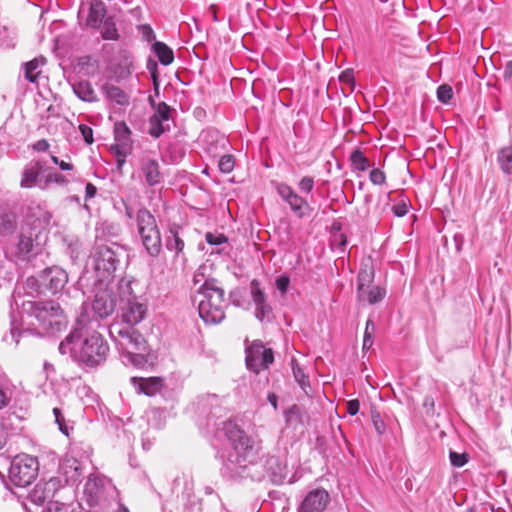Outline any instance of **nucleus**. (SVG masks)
<instances>
[{
  "mask_svg": "<svg viewBox=\"0 0 512 512\" xmlns=\"http://www.w3.org/2000/svg\"><path fill=\"white\" fill-rule=\"evenodd\" d=\"M152 51L164 66L170 65L174 61L173 50L164 42L155 41L152 44Z\"/></svg>",
  "mask_w": 512,
  "mask_h": 512,
  "instance_id": "473e14b6",
  "label": "nucleus"
},
{
  "mask_svg": "<svg viewBox=\"0 0 512 512\" xmlns=\"http://www.w3.org/2000/svg\"><path fill=\"white\" fill-rule=\"evenodd\" d=\"M50 183H55L59 186H66L68 185L69 180L64 175L58 172H51L45 177L43 185H39V187L41 189H45Z\"/></svg>",
  "mask_w": 512,
  "mask_h": 512,
  "instance_id": "37998d69",
  "label": "nucleus"
},
{
  "mask_svg": "<svg viewBox=\"0 0 512 512\" xmlns=\"http://www.w3.org/2000/svg\"><path fill=\"white\" fill-rule=\"evenodd\" d=\"M53 414L55 417V423L58 425L59 430L67 437H69L70 432L73 430V427L70 426L64 418V415L60 408L55 407L53 409Z\"/></svg>",
  "mask_w": 512,
  "mask_h": 512,
  "instance_id": "79ce46f5",
  "label": "nucleus"
},
{
  "mask_svg": "<svg viewBox=\"0 0 512 512\" xmlns=\"http://www.w3.org/2000/svg\"><path fill=\"white\" fill-rule=\"evenodd\" d=\"M96 290L91 302V310L95 321L111 316L119 303V293L112 283H95Z\"/></svg>",
  "mask_w": 512,
  "mask_h": 512,
  "instance_id": "9d476101",
  "label": "nucleus"
},
{
  "mask_svg": "<svg viewBox=\"0 0 512 512\" xmlns=\"http://www.w3.org/2000/svg\"><path fill=\"white\" fill-rule=\"evenodd\" d=\"M224 290L217 285L215 279H207L199 289L198 312L201 319L207 324H219L225 318Z\"/></svg>",
  "mask_w": 512,
  "mask_h": 512,
  "instance_id": "39448f33",
  "label": "nucleus"
},
{
  "mask_svg": "<svg viewBox=\"0 0 512 512\" xmlns=\"http://www.w3.org/2000/svg\"><path fill=\"white\" fill-rule=\"evenodd\" d=\"M106 12V7L101 0L91 2L86 25L94 29L100 28Z\"/></svg>",
  "mask_w": 512,
  "mask_h": 512,
  "instance_id": "bb28decb",
  "label": "nucleus"
},
{
  "mask_svg": "<svg viewBox=\"0 0 512 512\" xmlns=\"http://www.w3.org/2000/svg\"><path fill=\"white\" fill-rule=\"evenodd\" d=\"M497 162L501 171L512 181V146L502 147L498 150Z\"/></svg>",
  "mask_w": 512,
  "mask_h": 512,
  "instance_id": "2f4dec72",
  "label": "nucleus"
},
{
  "mask_svg": "<svg viewBox=\"0 0 512 512\" xmlns=\"http://www.w3.org/2000/svg\"><path fill=\"white\" fill-rule=\"evenodd\" d=\"M43 168L44 163L42 161H32L25 165L21 174L20 187L29 189L43 185V182L39 180Z\"/></svg>",
  "mask_w": 512,
  "mask_h": 512,
  "instance_id": "b1692460",
  "label": "nucleus"
},
{
  "mask_svg": "<svg viewBox=\"0 0 512 512\" xmlns=\"http://www.w3.org/2000/svg\"><path fill=\"white\" fill-rule=\"evenodd\" d=\"M235 166V158L230 154L222 155L218 161L219 170L222 173H230L233 171Z\"/></svg>",
  "mask_w": 512,
  "mask_h": 512,
  "instance_id": "a18cd8bd",
  "label": "nucleus"
},
{
  "mask_svg": "<svg viewBox=\"0 0 512 512\" xmlns=\"http://www.w3.org/2000/svg\"><path fill=\"white\" fill-rule=\"evenodd\" d=\"M453 97V89L448 84H442L437 88V99L443 104H447Z\"/></svg>",
  "mask_w": 512,
  "mask_h": 512,
  "instance_id": "de8ad7c7",
  "label": "nucleus"
},
{
  "mask_svg": "<svg viewBox=\"0 0 512 512\" xmlns=\"http://www.w3.org/2000/svg\"><path fill=\"white\" fill-rule=\"evenodd\" d=\"M32 147L37 152H45L49 149L50 145L46 139H40L36 141Z\"/></svg>",
  "mask_w": 512,
  "mask_h": 512,
  "instance_id": "e2e57ef3",
  "label": "nucleus"
},
{
  "mask_svg": "<svg viewBox=\"0 0 512 512\" xmlns=\"http://www.w3.org/2000/svg\"><path fill=\"white\" fill-rule=\"evenodd\" d=\"M375 323L372 319L368 318L366 321L365 331L363 335L362 350L368 351L372 348L374 342Z\"/></svg>",
  "mask_w": 512,
  "mask_h": 512,
  "instance_id": "a19ab883",
  "label": "nucleus"
},
{
  "mask_svg": "<svg viewBox=\"0 0 512 512\" xmlns=\"http://www.w3.org/2000/svg\"><path fill=\"white\" fill-rule=\"evenodd\" d=\"M250 289L251 297L255 304V317L261 322L265 319H269L272 314V307L267 303L266 295L260 288V283L256 279L251 281Z\"/></svg>",
  "mask_w": 512,
  "mask_h": 512,
  "instance_id": "412c9836",
  "label": "nucleus"
},
{
  "mask_svg": "<svg viewBox=\"0 0 512 512\" xmlns=\"http://www.w3.org/2000/svg\"><path fill=\"white\" fill-rule=\"evenodd\" d=\"M386 290L380 286H369L362 291L357 292V297L360 302H367L370 305L379 303L385 298Z\"/></svg>",
  "mask_w": 512,
  "mask_h": 512,
  "instance_id": "c756f323",
  "label": "nucleus"
},
{
  "mask_svg": "<svg viewBox=\"0 0 512 512\" xmlns=\"http://www.w3.org/2000/svg\"><path fill=\"white\" fill-rule=\"evenodd\" d=\"M58 485L56 479H50L47 482H39L23 498L21 504L27 512H47V501L51 500Z\"/></svg>",
  "mask_w": 512,
  "mask_h": 512,
  "instance_id": "f8f14e48",
  "label": "nucleus"
},
{
  "mask_svg": "<svg viewBox=\"0 0 512 512\" xmlns=\"http://www.w3.org/2000/svg\"><path fill=\"white\" fill-rule=\"evenodd\" d=\"M284 419L288 426L296 427L301 424V409L298 405H292L284 412Z\"/></svg>",
  "mask_w": 512,
  "mask_h": 512,
  "instance_id": "ea45409f",
  "label": "nucleus"
},
{
  "mask_svg": "<svg viewBox=\"0 0 512 512\" xmlns=\"http://www.w3.org/2000/svg\"><path fill=\"white\" fill-rule=\"evenodd\" d=\"M200 139L207 153L214 157L226 150L228 145V139L214 128L203 130Z\"/></svg>",
  "mask_w": 512,
  "mask_h": 512,
  "instance_id": "aec40b11",
  "label": "nucleus"
},
{
  "mask_svg": "<svg viewBox=\"0 0 512 512\" xmlns=\"http://www.w3.org/2000/svg\"><path fill=\"white\" fill-rule=\"evenodd\" d=\"M450 463L453 467L460 468L466 465L469 461V455L467 453H458L450 450L449 452Z\"/></svg>",
  "mask_w": 512,
  "mask_h": 512,
  "instance_id": "49530a36",
  "label": "nucleus"
},
{
  "mask_svg": "<svg viewBox=\"0 0 512 512\" xmlns=\"http://www.w3.org/2000/svg\"><path fill=\"white\" fill-rule=\"evenodd\" d=\"M51 160L55 165H58L59 168L63 171H71L74 167L73 164L60 160L57 156L54 155H51Z\"/></svg>",
  "mask_w": 512,
  "mask_h": 512,
  "instance_id": "680f3d73",
  "label": "nucleus"
},
{
  "mask_svg": "<svg viewBox=\"0 0 512 512\" xmlns=\"http://www.w3.org/2000/svg\"><path fill=\"white\" fill-rule=\"evenodd\" d=\"M205 240L209 245L219 246L228 242V238L223 233L207 232Z\"/></svg>",
  "mask_w": 512,
  "mask_h": 512,
  "instance_id": "09e8293b",
  "label": "nucleus"
},
{
  "mask_svg": "<svg viewBox=\"0 0 512 512\" xmlns=\"http://www.w3.org/2000/svg\"><path fill=\"white\" fill-rule=\"evenodd\" d=\"M0 466L7 467L8 480L17 487L30 485L36 479L39 472L37 458L26 453L18 454L13 458L0 454ZM0 476L4 477L1 470Z\"/></svg>",
  "mask_w": 512,
  "mask_h": 512,
  "instance_id": "423d86ee",
  "label": "nucleus"
},
{
  "mask_svg": "<svg viewBox=\"0 0 512 512\" xmlns=\"http://www.w3.org/2000/svg\"><path fill=\"white\" fill-rule=\"evenodd\" d=\"M103 494L104 480L97 475L91 474L84 485V495L89 506L98 505Z\"/></svg>",
  "mask_w": 512,
  "mask_h": 512,
  "instance_id": "393cba45",
  "label": "nucleus"
},
{
  "mask_svg": "<svg viewBox=\"0 0 512 512\" xmlns=\"http://www.w3.org/2000/svg\"><path fill=\"white\" fill-rule=\"evenodd\" d=\"M140 283L131 277H123L117 284L119 293V317L123 325L136 326L140 324L148 314L147 300L139 295Z\"/></svg>",
  "mask_w": 512,
  "mask_h": 512,
  "instance_id": "20e7f679",
  "label": "nucleus"
},
{
  "mask_svg": "<svg viewBox=\"0 0 512 512\" xmlns=\"http://www.w3.org/2000/svg\"><path fill=\"white\" fill-rule=\"evenodd\" d=\"M121 203L123 204L125 209V216L130 220L134 218L136 219V214H134L133 208L124 199H121Z\"/></svg>",
  "mask_w": 512,
  "mask_h": 512,
  "instance_id": "338daca9",
  "label": "nucleus"
},
{
  "mask_svg": "<svg viewBox=\"0 0 512 512\" xmlns=\"http://www.w3.org/2000/svg\"><path fill=\"white\" fill-rule=\"evenodd\" d=\"M289 285L290 277L287 274H282L275 280V286L282 296L287 294Z\"/></svg>",
  "mask_w": 512,
  "mask_h": 512,
  "instance_id": "8fccbe9b",
  "label": "nucleus"
},
{
  "mask_svg": "<svg viewBox=\"0 0 512 512\" xmlns=\"http://www.w3.org/2000/svg\"><path fill=\"white\" fill-rule=\"evenodd\" d=\"M120 226L119 224L104 220L99 223H97L95 228L96 233V239L97 240H112L113 238H116L120 234Z\"/></svg>",
  "mask_w": 512,
  "mask_h": 512,
  "instance_id": "cd10ccee",
  "label": "nucleus"
},
{
  "mask_svg": "<svg viewBox=\"0 0 512 512\" xmlns=\"http://www.w3.org/2000/svg\"><path fill=\"white\" fill-rule=\"evenodd\" d=\"M246 366L258 374L261 370L268 369L274 361V352L272 348H267L260 341H254L246 348Z\"/></svg>",
  "mask_w": 512,
  "mask_h": 512,
  "instance_id": "4468645a",
  "label": "nucleus"
},
{
  "mask_svg": "<svg viewBox=\"0 0 512 512\" xmlns=\"http://www.w3.org/2000/svg\"><path fill=\"white\" fill-rule=\"evenodd\" d=\"M114 143L111 145V151H122L132 153L134 148V140L132 139V131L125 121H117L113 128Z\"/></svg>",
  "mask_w": 512,
  "mask_h": 512,
  "instance_id": "6ab92c4d",
  "label": "nucleus"
},
{
  "mask_svg": "<svg viewBox=\"0 0 512 512\" xmlns=\"http://www.w3.org/2000/svg\"><path fill=\"white\" fill-rule=\"evenodd\" d=\"M60 471L68 484L74 485L83 477V466L75 458H67L60 466Z\"/></svg>",
  "mask_w": 512,
  "mask_h": 512,
  "instance_id": "a878e982",
  "label": "nucleus"
},
{
  "mask_svg": "<svg viewBox=\"0 0 512 512\" xmlns=\"http://www.w3.org/2000/svg\"><path fill=\"white\" fill-rule=\"evenodd\" d=\"M339 80L342 83L354 85V73H353V70L346 69L345 71H343L340 74V76H339Z\"/></svg>",
  "mask_w": 512,
  "mask_h": 512,
  "instance_id": "052dcab7",
  "label": "nucleus"
},
{
  "mask_svg": "<svg viewBox=\"0 0 512 512\" xmlns=\"http://www.w3.org/2000/svg\"><path fill=\"white\" fill-rule=\"evenodd\" d=\"M149 101L155 111L149 118L148 133L151 137L157 139L171 129L172 108L165 102L156 104L151 97Z\"/></svg>",
  "mask_w": 512,
  "mask_h": 512,
  "instance_id": "2eb2a0df",
  "label": "nucleus"
},
{
  "mask_svg": "<svg viewBox=\"0 0 512 512\" xmlns=\"http://www.w3.org/2000/svg\"><path fill=\"white\" fill-rule=\"evenodd\" d=\"M72 89L75 95L84 102L93 103L98 101L95 90L87 80H81L73 83Z\"/></svg>",
  "mask_w": 512,
  "mask_h": 512,
  "instance_id": "c85d7f7f",
  "label": "nucleus"
},
{
  "mask_svg": "<svg viewBox=\"0 0 512 512\" xmlns=\"http://www.w3.org/2000/svg\"><path fill=\"white\" fill-rule=\"evenodd\" d=\"M245 295V291L243 289H235L230 292L229 297L233 305L235 306H241V298H243Z\"/></svg>",
  "mask_w": 512,
  "mask_h": 512,
  "instance_id": "4d7b16f0",
  "label": "nucleus"
},
{
  "mask_svg": "<svg viewBox=\"0 0 512 512\" xmlns=\"http://www.w3.org/2000/svg\"><path fill=\"white\" fill-rule=\"evenodd\" d=\"M146 68L149 71V73L151 75V79H152L153 84L155 86V89L157 90L158 78H159L157 62L154 59L149 58L147 60Z\"/></svg>",
  "mask_w": 512,
  "mask_h": 512,
  "instance_id": "3c124183",
  "label": "nucleus"
},
{
  "mask_svg": "<svg viewBox=\"0 0 512 512\" xmlns=\"http://www.w3.org/2000/svg\"><path fill=\"white\" fill-rule=\"evenodd\" d=\"M314 179L310 176H304L298 183V188L301 192L309 194L314 188Z\"/></svg>",
  "mask_w": 512,
  "mask_h": 512,
  "instance_id": "603ef678",
  "label": "nucleus"
},
{
  "mask_svg": "<svg viewBox=\"0 0 512 512\" xmlns=\"http://www.w3.org/2000/svg\"><path fill=\"white\" fill-rule=\"evenodd\" d=\"M115 157H116V168L118 171H121L124 164L126 163V158L131 154V153H124L122 151H111Z\"/></svg>",
  "mask_w": 512,
  "mask_h": 512,
  "instance_id": "13d9d810",
  "label": "nucleus"
},
{
  "mask_svg": "<svg viewBox=\"0 0 512 512\" xmlns=\"http://www.w3.org/2000/svg\"><path fill=\"white\" fill-rule=\"evenodd\" d=\"M408 211V204L405 200H401L392 206V212L396 217H403Z\"/></svg>",
  "mask_w": 512,
  "mask_h": 512,
  "instance_id": "5fc2aeb1",
  "label": "nucleus"
},
{
  "mask_svg": "<svg viewBox=\"0 0 512 512\" xmlns=\"http://www.w3.org/2000/svg\"><path fill=\"white\" fill-rule=\"evenodd\" d=\"M375 271L371 264H363L357 275V292L369 286L374 282Z\"/></svg>",
  "mask_w": 512,
  "mask_h": 512,
  "instance_id": "72a5a7b5",
  "label": "nucleus"
},
{
  "mask_svg": "<svg viewBox=\"0 0 512 512\" xmlns=\"http://www.w3.org/2000/svg\"><path fill=\"white\" fill-rule=\"evenodd\" d=\"M38 234L35 230L29 229L28 231H22L14 245L13 251L14 256L18 260H30L35 257L41 251L40 243L38 242Z\"/></svg>",
  "mask_w": 512,
  "mask_h": 512,
  "instance_id": "dca6fc26",
  "label": "nucleus"
},
{
  "mask_svg": "<svg viewBox=\"0 0 512 512\" xmlns=\"http://www.w3.org/2000/svg\"><path fill=\"white\" fill-rule=\"evenodd\" d=\"M503 78L505 81L512 80V60L508 61L505 64L504 71H503Z\"/></svg>",
  "mask_w": 512,
  "mask_h": 512,
  "instance_id": "69168bd1",
  "label": "nucleus"
},
{
  "mask_svg": "<svg viewBox=\"0 0 512 512\" xmlns=\"http://www.w3.org/2000/svg\"><path fill=\"white\" fill-rule=\"evenodd\" d=\"M140 170L144 176L145 183L150 186H156L162 180L160 165L157 159L144 155L140 158Z\"/></svg>",
  "mask_w": 512,
  "mask_h": 512,
  "instance_id": "5701e85b",
  "label": "nucleus"
},
{
  "mask_svg": "<svg viewBox=\"0 0 512 512\" xmlns=\"http://www.w3.org/2000/svg\"><path fill=\"white\" fill-rule=\"evenodd\" d=\"M102 92L108 100L113 101L118 105L123 106L128 103L126 93L116 85L104 84L102 86Z\"/></svg>",
  "mask_w": 512,
  "mask_h": 512,
  "instance_id": "f704fd0d",
  "label": "nucleus"
},
{
  "mask_svg": "<svg viewBox=\"0 0 512 512\" xmlns=\"http://www.w3.org/2000/svg\"><path fill=\"white\" fill-rule=\"evenodd\" d=\"M97 194V188L94 184L88 182L85 186V200L92 199Z\"/></svg>",
  "mask_w": 512,
  "mask_h": 512,
  "instance_id": "0e129e2a",
  "label": "nucleus"
},
{
  "mask_svg": "<svg viewBox=\"0 0 512 512\" xmlns=\"http://www.w3.org/2000/svg\"><path fill=\"white\" fill-rule=\"evenodd\" d=\"M199 414L205 415L208 427L212 426L216 433L222 431L232 446L223 464V473L231 478L250 477L253 480L268 478L273 484H282L288 474L286 464L278 456H267L260 465L264 473L257 471L259 466L257 460L260 453V444L247 435L240 427L232 421L221 422V428L216 421L212 420L221 411L220 400L217 395H206L201 397L197 403Z\"/></svg>",
  "mask_w": 512,
  "mask_h": 512,
  "instance_id": "f257e3e1",
  "label": "nucleus"
},
{
  "mask_svg": "<svg viewBox=\"0 0 512 512\" xmlns=\"http://www.w3.org/2000/svg\"><path fill=\"white\" fill-rule=\"evenodd\" d=\"M360 402L358 399L349 400L346 404V411L349 415L354 416L359 412Z\"/></svg>",
  "mask_w": 512,
  "mask_h": 512,
  "instance_id": "bf43d9fd",
  "label": "nucleus"
},
{
  "mask_svg": "<svg viewBox=\"0 0 512 512\" xmlns=\"http://www.w3.org/2000/svg\"><path fill=\"white\" fill-rule=\"evenodd\" d=\"M291 367L295 381L299 384L305 394L311 389L309 376L304 372L303 368L298 364L295 358L291 360Z\"/></svg>",
  "mask_w": 512,
  "mask_h": 512,
  "instance_id": "e433bc0d",
  "label": "nucleus"
},
{
  "mask_svg": "<svg viewBox=\"0 0 512 512\" xmlns=\"http://www.w3.org/2000/svg\"><path fill=\"white\" fill-rule=\"evenodd\" d=\"M116 247L107 245H97L93 253L94 271L96 274V283H111V279L114 277V273L120 264V253L121 247L113 243Z\"/></svg>",
  "mask_w": 512,
  "mask_h": 512,
  "instance_id": "1a4fd4ad",
  "label": "nucleus"
},
{
  "mask_svg": "<svg viewBox=\"0 0 512 512\" xmlns=\"http://www.w3.org/2000/svg\"><path fill=\"white\" fill-rule=\"evenodd\" d=\"M58 350L62 355H69L83 368H96L106 361L110 349L93 322H87L81 316L71 332L60 342Z\"/></svg>",
  "mask_w": 512,
  "mask_h": 512,
  "instance_id": "7ed1b4c3",
  "label": "nucleus"
},
{
  "mask_svg": "<svg viewBox=\"0 0 512 512\" xmlns=\"http://www.w3.org/2000/svg\"><path fill=\"white\" fill-rule=\"evenodd\" d=\"M25 323L37 325L39 334L54 335L62 331L67 320L59 303L50 301H22L20 310L11 312L10 332L3 336V341L9 345L17 346L19 337L29 332V329H20Z\"/></svg>",
  "mask_w": 512,
  "mask_h": 512,
  "instance_id": "f03ea898",
  "label": "nucleus"
},
{
  "mask_svg": "<svg viewBox=\"0 0 512 512\" xmlns=\"http://www.w3.org/2000/svg\"><path fill=\"white\" fill-rule=\"evenodd\" d=\"M109 334L122 352L129 350L147 351V342L143 335L135 329V326L114 322L109 326Z\"/></svg>",
  "mask_w": 512,
  "mask_h": 512,
  "instance_id": "9b49d317",
  "label": "nucleus"
},
{
  "mask_svg": "<svg viewBox=\"0 0 512 512\" xmlns=\"http://www.w3.org/2000/svg\"><path fill=\"white\" fill-rule=\"evenodd\" d=\"M146 352L140 350L122 352V362L124 364H131L136 368H142L147 364Z\"/></svg>",
  "mask_w": 512,
  "mask_h": 512,
  "instance_id": "c9c22d12",
  "label": "nucleus"
},
{
  "mask_svg": "<svg viewBox=\"0 0 512 512\" xmlns=\"http://www.w3.org/2000/svg\"><path fill=\"white\" fill-rule=\"evenodd\" d=\"M369 179L374 185H382L385 183L386 176L382 170L374 168L369 173Z\"/></svg>",
  "mask_w": 512,
  "mask_h": 512,
  "instance_id": "864d4df0",
  "label": "nucleus"
},
{
  "mask_svg": "<svg viewBox=\"0 0 512 512\" xmlns=\"http://www.w3.org/2000/svg\"><path fill=\"white\" fill-rule=\"evenodd\" d=\"M79 131L84 139V141L87 143V144H92L93 141H94V138H93V129L86 125V124H81L79 126Z\"/></svg>",
  "mask_w": 512,
  "mask_h": 512,
  "instance_id": "6e6d98bb",
  "label": "nucleus"
},
{
  "mask_svg": "<svg viewBox=\"0 0 512 512\" xmlns=\"http://www.w3.org/2000/svg\"><path fill=\"white\" fill-rule=\"evenodd\" d=\"M46 63L43 56L37 57L23 64L24 77L31 83H36L39 75L41 74V67Z\"/></svg>",
  "mask_w": 512,
  "mask_h": 512,
  "instance_id": "7c9ffc66",
  "label": "nucleus"
},
{
  "mask_svg": "<svg viewBox=\"0 0 512 512\" xmlns=\"http://www.w3.org/2000/svg\"><path fill=\"white\" fill-rule=\"evenodd\" d=\"M136 227L147 254L153 258L158 257L162 249L161 233L154 215L147 208L137 210Z\"/></svg>",
  "mask_w": 512,
  "mask_h": 512,
  "instance_id": "6e6552de",
  "label": "nucleus"
},
{
  "mask_svg": "<svg viewBox=\"0 0 512 512\" xmlns=\"http://www.w3.org/2000/svg\"><path fill=\"white\" fill-rule=\"evenodd\" d=\"M349 160L354 171L364 172L370 167L367 157L358 148L351 152Z\"/></svg>",
  "mask_w": 512,
  "mask_h": 512,
  "instance_id": "58836bf2",
  "label": "nucleus"
},
{
  "mask_svg": "<svg viewBox=\"0 0 512 512\" xmlns=\"http://www.w3.org/2000/svg\"><path fill=\"white\" fill-rule=\"evenodd\" d=\"M130 382L138 394L154 396L161 391L164 380L161 377H131Z\"/></svg>",
  "mask_w": 512,
  "mask_h": 512,
  "instance_id": "4be33fe9",
  "label": "nucleus"
},
{
  "mask_svg": "<svg viewBox=\"0 0 512 512\" xmlns=\"http://www.w3.org/2000/svg\"><path fill=\"white\" fill-rule=\"evenodd\" d=\"M13 419H17L14 414L9 415L7 418H0V450L6 444L8 437L16 431Z\"/></svg>",
  "mask_w": 512,
  "mask_h": 512,
  "instance_id": "4c0bfd02",
  "label": "nucleus"
},
{
  "mask_svg": "<svg viewBox=\"0 0 512 512\" xmlns=\"http://www.w3.org/2000/svg\"><path fill=\"white\" fill-rule=\"evenodd\" d=\"M267 400L274 408V410L278 409V396L275 393H268Z\"/></svg>",
  "mask_w": 512,
  "mask_h": 512,
  "instance_id": "774afa93",
  "label": "nucleus"
},
{
  "mask_svg": "<svg viewBox=\"0 0 512 512\" xmlns=\"http://www.w3.org/2000/svg\"><path fill=\"white\" fill-rule=\"evenodd\" d=\"M329 502V493L323 488H316L305 495L297 512H324Z\"/></svg>",
  "mask_w": 512,
  "mask_h": 512,
  "instance_id": "a211bd4d",
  "label": "nucleus"
},
{
  "mask_svg": "<svg viewBox=\"0 0 512 512\" xmlns=\"http://www.w3.org/2000/svg\"><path fill=\"white\" fill-rule=\"evenodd\" d=\"M274 189L279 197L289 206L291 212L298 219L309 217L313 207L306 198L299 195L290 185L285 182H273Z\"/></svg>",
  "mask_w": 512,
  "mask_h": 512,
  "instance_id": "ddd939ff",
  "label": "nucleus"
},
{
  "mask_svg": "<svg viewBox=\"0 0 512 512\" xmlns=\"http://www.w3.org/2000/svg\"><path fill=\"white\" fill-rule=\"evenodd\" d=\"M69 277L66 270L60 266L47 267L37 275L30 276L24 283V290L28 294L62 295L68 284Z\"/></svg>",
  "mask_w": 512,
  "mask_h": 512,
  "instance_id": "0eeeda50",
  "label": "nucleus"
},
{
  "mask_svg": "<svg viewBox=\"0 0 512 512\" xmlns=\"http://www.w3.org/2000/svg\"><path fill=\"white\" fill-rule=\"evenodd\" d=\"M183 229L176 223L168 225L165 233V247L168 251L173 252V259L175 262L181 261L182 264L186 262L184 253L185 242L182 236Z\"/></svg>",
  "mask_w": 512,
  "mask_h": 512,
  "instance_id": "f3484780",
  "label": "nucleus"
},
{
  "mask_svg": "<svg viewBox=\"0 0 512 512\" xmlns=\"http://www.w3.org/2000/svg\"><path fill=\"white\" fill-rule=\"evenodd\" d=\"M101 36L104 40H118V30L113 21H110L108 19L104 21Z\"/></svg>",
  "mask_w": 512,
  "mask_h": 512,
  "instance_id": "c03bdc74",
  "label": "nucleus"
}]
</instances>
